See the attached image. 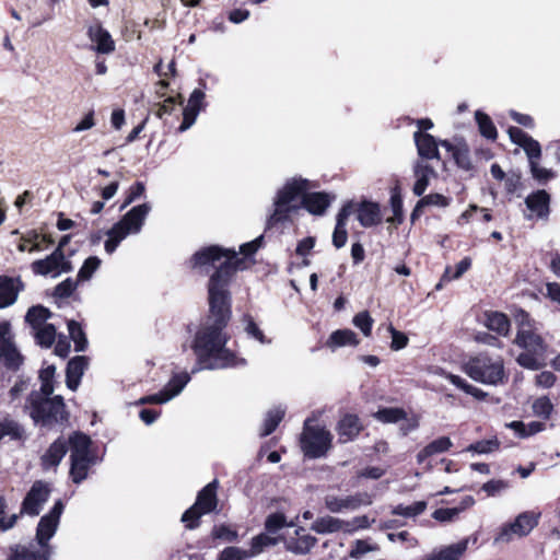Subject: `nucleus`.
<instances>
[{
	"label": "nucleus",
	"mask_w": 560,
	"mask_h": 560,
	"mask_svg": "<svg viewBox=\"0 0 560 560\" xmlns=\"http://www.w3.org/2000/svg\"><path fill=\"white\" fill-rule=\"evenodd\" d=\"M390 207L394 213L393 218H388L387 222L401 223L402 221V200L398 192H394L390 197Z\"/></svg>",
	"instance_id": "obj_55"
},
{
	"label": "nucleus",
	"mask_w": 560,
	"mask_h": 560,
	"mask_svg": "<svg viewBox=\"0 0 560 560\" xmlns=\"http://www.w3.org/2000/svg\"><path fill=\"white\" fill-rule=\"evenodd\" d=\"M25 410L36 424L51 428L68 421L69 412L66 409L63 397H51L43 393H31L27 397Z\"/></svg>",
	"instance_id": "obj_5"
},
{
	"label": "nucleus",
	"mask_w": 560,
	"mask_h": 560,
	"mask_svg": "<svg viewBox=\"0 0 560 560\" xmlns=\"http://www.w3.org/2000/svg\"><path fill=\"white\" fill-rule=\"evenodd\" d=\"M63 511L61 501H57L48 514L42 516L36 528V542L30 546H16L10 560H48L51 547L48 541L56 534Z\"/></svg>",
	"instance_id": "obj_3"
},
{
	"label": "nucleus",
	"mask_w": 560,
	"mask_h": 560,
	"mask_svg": "<svg viewBox=\"0 0 560 560\" xmlns=\"http://www.w3.org/2000/svg\"><path fill=\"white\" fill-rule=\"evenodd\" d=\"M243 322L245 324V331L248 336L253 337L254 339L258 340L260 343L268 342L266 340V337L264 332L259 329L257 324L254 322L253 317L249 315H245L243 318Z\"/></svg>",
	"instance_id": "obj_52"
},
{
	"label": "nucleus",
	"mask_w": 560,
	"mask_h": 560,
	"mask_svg": "<svg viewBox=\"0 0 560 560\" xmlns=\"http://www.w3.org/2000/svg\"><path fill=\"white\" fill-rule=\"evenodd\" d=\"M388 330L392 335L390 348L396 351L404 349L408 343L407 336L404 332L396 330L393 326H389Z\"/></svg>",
	"instance_id": "obj_64"
},
{
	"label": "nucleus",
	"mask_w": 560,
	"mask_h": 560,
	"mask_svg": "<svg viewBox=\"0 0 560 560\" xmlns=\"http://www.w3.org/2000/svg\"><path fill=\"white\" fill-rule=\"evenodd\" d=\"M88 36L91 42L95 43L94 49L98 54H110L115 50V42L110 34L103 28L100 23H95L88 27Z\"/></svg>",
	"instance_id": "obj_20"
},
{
	"label": "nucleus",
	"mask_w": 560,
	"mask_h": 560,
	"mask_svg": "<svg viewBox=\"0 0 560 560\" xmlns=\"http://www.w3.org/2000/svg\"><path fill=\"white\" fill-rule=\"evenodd\" d=\"M522 148L525 151L526 155L528 156L529 163L540 158V144L532 137H529V139L522 145Z\"/></svg>",
	"instance_id": "obj_61"
},
{
	"label": "nucleus",
	"mask_w": 560,
	"mask_h": 560,
	"mask_svg": "<svg viewBox=\"0 0 560 560\" xmlns=\"http://www.w3.org/2000/svg\"><path fill=\"white\" fill-rule=\"evenodd\" d=\"M285 524V517L283 514L275 513L267 517L266 520V529L269 533H276L281 529Z\"/></svg>",
	"instance_id": "obj_63"
},
{
	"label": "nucleus",
	"mask_w": 560,
	"mask_h": 560,
	"mask_svg": "<svg viewBox=\"0 0 560 560\" xmlns=\"http://www.w3.org/2000/svg\"><path fill=\"white\" fill-rule=\"evenodd\" d=\"M56 373L55 365H48L43 369L39 373V378L42 382L39 390H33L32 393H43L46 395H52L54 393V384L52 380Z\"/></svg>",
	"instance_id": "obj_43"
},
{
	"label": "nucleus",
	"mask_w": 560,
	"mask_h": 560,
	"mask_svg": "<svg viewBox=\"0 0 560 560\" xmlns=\"http://www.w3.org/2000/svg\"><path fill=\"white\" fill-rule=\"evenodd\" d=\"M8 438L11 441H20L25 439L24 428L11 418L0 420V441Z\"/></svg>",
	"instance_id": "obj_31"
},
{
	"label": "nucleus",
	"mask_w": 560,
	"mask_h": 560,
	"mask_svg": "<svg viewBox=\"0 0 560 560\" xmlns=\"http://www.w3.org/2000/svg\"><path fill=\"white\" fill-rule=\"evenodd\" d=\"M312 529L318 534L345 533V521L338 517L326 515L318 517L312 525Z\"/></svg>",
	"instance_id": "obj_29"
},
{
	"label": "nucleus",
	"mask_w": 560,
	"mask_h": 560,
	"mask_svg": "<svg viewBox=\"0 0 560 560\" xmlns=\"http://www.w3.org/2000/svg\"><path fill=\"white\" fill-rule=\"evenodd\" d=\"M36 343L43 348H50L57 338L56 328L52 324L33 330Z\"/></svg>",
	"instance_id": "obj_36"
},
{
	"label": "nucleus",
	"mask_w": 560,
	"mask_h": 560,
	"mask_svg": "<svg viewBox=\"0 0 560 560\" xmlns=\"http://www.w3.org/2000/svg\"><path fill=\"white\" fill-rule=\"evenodd\" d=\"M88 365L89 359L84 355L74 357L68 362L66 370V384L69 389L73 392L78 389L81 377L83 376Z\"/></svg>",
	"instance_id": "obj_21"
},
{
	"label": "nucleus",
	"mask_w": 560,
	"mask_h": 560,
	"mask_svg": "<svg viewBox=\"0 0 560 560\" xmlns=\"http://www.w3.org/2000/svg\"><path fill=\"white\" fill-rule=\"evenodd\" d=\"M24 284L19 277L0 275V308L13 305Z\"/></svg>",
	"instance_id": "obj_18"
},
{
	"label": "nucleus",
	"mask_w": 560,
	"mask_h": 560,
	"mask_svg": "<svg viewBox=\"0 0 560 560\" xmlns=\"http://www.w3.org/2000/svg\"><path fill=\"white\" fill-rule=\"evenodd\" d=\"M145 191V186L142 182H137L133 185H131L128 189L127 197L121 205L120 209H125L130 203H132L135 200L140 198Z\"/></svg>",
	"instance_id": "obj_56"
},
{
	"label": "nucleus",
	"mask_w": 560,
	"mask_h": 560,
	"mask_svg": "<svg viewBox=\"0 0 560 560\" xmlns=\"http://www.w3.org/2000/svg\"><path fill=\"white\" fill-rule=\"evenodd\" d=\"M475 118L478 124L480 133L487 139L494 140L498 133L491 118L480 110L475 113Z\"/></svg>",
	"instance_id": "obj_41"
},
{
	"label": "nucleus",
	"mask_w": 560,
	"mask_h": 560,
	"mask_svg": "<svg viewBox=\"0 0 560 560\" xmlns=\"http://www.w3.org/2000/svg\"><path fill=\"white\" fill-rule=\"evenodd\" d=\"M359 340L357 335L350 329H339L334 331L328 340L329 347L357 346Z\"/></svg>",
	"instance_id": "obj_34"
},
{
	"label": "nucleus",
	"mask_w": 560,
	"mask_h": 560,
	"mask_svg": "<svg viewBox=\"0 0 560 560\" xmlns=\"http://www.w3.org/2000/svg\"><path fill=\"white\" fill-rule=\"evenodd\" d=\"M486 326L501 336H506L510 331V320L505 314L491 312L486 315Z\"/></svg>",
	"instance_id": "obj_33"
},
{
	"label": "nucleus",
	"mask_w": 560,
	"mask_h": 560,
	"mask_svg": "<svg viewBox=\"0 0 560 560\" xmlns=\"http://www.w3.org/2000/svg\"><path fill=\"white\" fill-rule=\"evenodd\" d=\"M453 443L450 438L441 436L432 442H430L425 447H423L417 454V462L423 463L427 458L447 452L452 447Z\"/></svg>",
	"instance_id": "obj_28"
},
{
	"label": "nucleus",
	"mask_w": 560,
	"mask_h": 560,
	"mask_svg": "<svg viewBox=\"0 0 560 560\" xmlns=\"http://www.w3.org/2000/svg\"><path fill=\"white\" fill-rule=\"evenodd\" d=\"M464 372L474 381L488 385L501 384L506 378L502 359H492L485 353L469 359L464 365Z\"/></svg>",
	"instance_id": "obj_8"
},
{
	"label": "nucleus",
	"mask_w": 560,
	"mask_h": 560,
	"mask_svg": "<svg viewBox=\"0 0 560 560\" xmlns=\"http://www.w3.org/2000/svg\"><path fill=\"white\" fill-rule=\"evenodd\" d=\"M374 418L383 423H397L407 419V412L402 408H382L374 413Z\"/></svg>",
	"instance_id": "obj_37"
},
{
	"label": "nucleus",
	"mask_w": 560,
	"mask_h": 560,
	"mask_svg": "<svg viewBox=\"0 0 560 560\" xmlns=\"http://www.w3.org/2000/svg\"><path fill=\"white\" fill-rule=\"evenodd\" d=\"M107 235H108V238L105 242L104 248H105L106 253L113 254L116 250L119 243L122 240H125L126 236L120 231L114 232V226L107 232Z\"/></svg>",
	"instance_id": "obj_59"
},
{
	"label": "nucleus",
	"mask_w": 560,
	"mask_h": 560,
	"mask_svg": "<svg viewBox=\"0 0 560 560\" xmlns=\"http://www.w3.org/2000/svg\"><path fill=\"white\" fill-rule=\"evenodd\" d=\"M518 325L514 345L523 349L516 358V362L528 370H539L544 366L546 345L534 327L529 315L524 311L515 314Z\"/></svg>",
	"instance_id": "obj_4"
},
{
	"label": "nucleus",
	"mask_w": 560,
	"mask_h": 560,
	"mask_svg": "<svg viewBox=\"0 0 560 560\" xmlns=\"http://www.w3.org/2000/svg\"><path fill=\"white\" fill-rule=\"evenodd\" d=\"M31 269L35 275L51 276L52 278H57L61 273L72 271L73 267L71 261L66 258L63 252H60V249H55L44 259L33 261Z\"/></svg>",
	"instance_id": "obj_11"
},
{
	"label": "nucleus",
	"mask_w": 560,
	"mask_h": 560,
	"mask_svg": "<svg viewBox=\"0 0 560 560\" xmlns=\"http://www.w3.org/2000/svg\"><path fill=\"white\" fill-rule=\"evenodd\" d=\"M477 535L469 536L463 540L445 546L436 552H432L427 560H460L466 552L469 542L476 544Z\"/></svg>",
	"instance_id": "obj_19"
},
{
	"label": "nucleus",
	"mask_w": 560,
	"mask_h": 560,
	"mask_svg": "<svg viewBox=\"0 0 560 560\" xmlns=\"http://www.w3.org/2000/svg\"><path fill=\"white\" fill-rule=\"evenodd\" d=\"M276 544V539L267 534H260L253 538L250 555H257L264 550L265 547Z\"/></svg>",
	"instance_id": "obj_54"
},
{
	"label": "nucleus",
	"mask_w": 560,
	"mask_h": 560,
	"mask_svg": "<svg viewBox=\"0 0 560 560\" xmlns=\"http://www.w3.org/2000/svg\"><path fill=\"white\" fill-rule=\"evenodd\" d=\"M373 497L368 492H358L347 497L327 494L324 499L326 509L331 513L355 511L360 506L371 505Z\"/></svg>",
	"instance_id": "obj_12"
},
{
	"label": "nucleus",
	"mask_w": 560,
	"mask_h": 560,
	"mask_svg": "<svg viewBox=\"0 0 560 560\" xmlns=\"http://www.w3.org/2000/svg\"><path fill=\"white\" fill-rule=\"evenodd\" d=\"M450 202H451V199L441 194L427 195L417 202V205L411 213V219L415 220L416 217L418 215L419 211L423 207L435 206V207L445 208L450 205Z\"/></svg>",
	"instance_id": "obj_35"
},
{
	"label": "nucleus",
	"mask_w": 560,
	"mask_h": 560,
	"mask_svg": "<svg viewBox=\"0 0 560 560\" xmlns=\"http://www.w3.org/2000/svg\"><path fill=\"white\" fill-rule=\"evenodd\" d=\"M243 259H240L237 254L231 249H223L219 246L212 245L198 250L191 258V267L208 272L210 267L217 268L215 272L210 279L217 275L223 266L229 267V282L233 273L243 268Z\"/></svg>",
	"instance_id": "obj_6"
},
{
	"label": "nucleus",
	"mask_w": 560,
	"mask_h": 560,
	"mask_svg": "<svg viewBox=\"0 0 560 560\" xmlns=\"http://www.w3.org/2000/svg\"><path fill=\"white\" fill-rule=\"evenodd\" d=\"M101 259L96 256L86 258L78 272V281H88L101 266Z\"/></svg>",
	"instance_id": "obj_44"
},
{
	"label": "nucleus",
	"mask_w": 560,
	"mask_h": 560,
	"mask_svg": "<svg viewBox=\"0 0 560 560\" xmlns=\"http://www.w3.org/2000/svg\"><path fill=\"white\" fill-rule=\"evenodd\" d=\"M50 490L43 481H35L24 498L21 514L36 516L49 498Z\"/></svg>",
	"instance_id": "obj_14"
},
{
	"label": "nucleus",
	"mask_w": 560,
	"mask_h": 560,
	"mask_svg": "<svg viewBox=\"0 0 560 560\" xmlns=\"http://www.w3.org/2000/svg\"><path fill=\"white\" fill-rule=\"evenodd\" d=\"M427 509L425 501H417L410 505L398 504L392 509L393 515H399L404 517H416L422 514Z\"/></svg>",
	"instance_id": "obj_38"
},
{
	"label": "nucleus",
	"mask_w": 560,
	"mask_h": 560,
	"mask_svg": "<svg viewBox=\"0 0 560 560\" xmlns=\"http://www.w3.org/2000/svg\"><path fill=\"white\" fill-rule=\"evenodd\" d=\"M533 411L536 416L545 419L549 418L552 411V404L548 397H540L533 404Z\"/></svg>",
	"instance_id": "obj_53"
},
{
	"label": "nucleus",
	"mask_w": 560,
	"mask_h": 560,
	"mask_svg": "<svg viewBox=\"0 0 560 560\" xmlns=\"http://www.w3.org/2000/svg\"><path fill=\"white\" fill-rule=\"evenodd\" d=\"M189 381L188 373L175 374L160 393L147 396V401L150 404H165L177 396Z\"/></svg>",
	"instance_id": "obj_17"
},
{
	"label": "nucleus",
	"mask_w": 560,
	"mask_h": 560,
	"mask_svg": "<svg viewBox=\"0 0 560 560\" xmlns=\"http://www.w3.org/2000/svg\"><path fill=\"white\" fill-rule=\"evenodd\" d=\"M230 269L223 266L208 283L209 316L197 331L192 345L199 363L209 370L244 365L245 360L238 359L225 348L229 337L223 331L231 318V298L228 290Z\"/></svg>",
	"instance_id": "obj_1"
},
{
	"label": "nucleus",
	"mask_w": 560,
	"mask_h": 560,
	"mask_svg": "<svg viewBox=\"0 0 560 560\" xmlns=\"http://www.w3.org/2000/svg\"><path fill=\"white\" fill-rule=\"evenodd\" d=\"M352 213V205H345L337 214L336 226L332 233V244L336 248H341L348 240L347 221Z\"/></svg>",
	"instance_id": "obj_23"
},
{
	"label": "nucleus",
	"mask_w": 560,
	"mask_h": 560,
	"mask_svg": "<svg viewBox=\"0 0 560 560\" xmlns=\"http://www.w3.org/2000/svg\"><path fill=\"white\" fill-rule=\"evenodd\" d=\"M91 439L81 432H74L69 438L70 477L74 483L86 479L90 468L97 462L95 454L91 451Z\"/></svg>",
	"instance_id": "obj_7"
},
{
	"label": "nucleus",
	"mask_w": 560,
	"mask_h": 560,
	"mask_svg": "<svg viewBox=\"0 0 560 560\" xmlns=\"http://www.w3.org/2000/svg\"><path fill=\"white\" fill-rule=\"evenodd\" d=\"M0 361L11 370H18L23 361L22 355L11 341L8 323L0 325Z\"/></svg>",
	"instance_id": "obj_15"
},
{
	"label": "nucleus",
	"mask_w": 560,
	"mask_h": 560,
	"mask_svg": "<svg viewBox=\"0 0 560 560\" xmlns=\"http://www.w3.org/2000/svg\"><path fill=\"white\" fill-rule=\"evenodd\" d=\"M353 325L359 328L364 336H370L373 326V318L368 311L358 313L352 320Z\"/></svg>",
	"instance_id": "obj_46"
},
{
	"label": "nucleus",
	"mask_w": 560,
	"mask_h": 560,
	"mask_svg": "<svg viewBox=\"0 0 560 560\" xmlns=\"http://www.w3.org/2000/svg\"><path fill=\"white\" fill-rule=\"evenodd\" d=\"M68 330L69 336L73 340L75 346V351L81 352L86 349L88 346V339L85 337L84 331L82 330V327L79 323L75 320H69L68 322Z\"/></svg>",
	"instance_id": "obj_42"
},
{
	"label": "nucleus",
	"mask_w": 560,
	"mask_h": 560,
	"mask_svg": "<svg viewBox=\"0 0 560 560\" xmlns=\"http://www.w3.org/2000/svg\"><path fill=\"white\" fill-rule=\"evenodd\" d=\"M151 211L149 203H142L131 208L116 224L114 232L120 231L127 237L130 234H138Z\"/></svg>",
	"instance_id": "obj_13"
},
{
	"label": "nucleus",
	"mask_w": 560,
	"mask_h": 560,
	"mask_svg": "<svg viewBox=\"0 0 560 560\" xmlns=\"http://www.w3.org/2000/svg\"><path fill=\"white\" fill-rule=\"evenodd\" d=\"M375 520L370 521L366 515L353 517L351 521H345V533H353L358 529H365L374 523Z\"/></svg>",
	"instance_id": "obj_49"
},
{
	"label": "nucleus",
	"mask_w": 560,
	"mask_h": 560,
	"mask_svg": "<svg viewBox=\"0 0 560 560\" xmlns=\"http://www.w3.org/2000/svg\"><path fill=\"white\" fill-rule=\"evenodd\" d=\"M217 489L218 480H213L208 483L199 491L195 504L183 514L182 522L186 523V527L188 529L198 527L199 518L203 514H208L215 510L218 504Z\"/></svg>",
	"instance_id": "obj_10"
},
{
	"label": "nucleus",
	"mask_w": 560,
	"mask_h": 560,
	"mask_svg": "<svg viewBox=\"0 0 560 560\" xmlns=\"http://www.w3.org/2000/svg\"><path fill=\"white\" fill-rule=\"evenodd\" d=\"M7 501L0 497V530L4 532L12 528L18 520L16 514H12L9 518L5 517Z\"/></svg>",
	"instance_id": "obj_57"
},
{
	"label": "nucleus",
	"mask_w": 560,
	"mask_h": 560,
	"mask_svg": "<svg viewBox=\"0 0 560 560\" xmlns=\"http://www.w3.org/2000/svg\"><path fill=\"white\" fill-rule=\"evenodd\" d=\"M308 182L302 178H292L280 189L273 202V212L267 220L268 228L289 220L292 211L299 207L294 203L300 197L304 208L312 214L322 215L330 205V197L324 192L307 194Z\"/></svg>",
	"instance_id": "obj_2"
},
{
	"label": "nucleus",
	"mask_w": 560,
	"mask_h": 560,
	"mask_svg": "<svg viewBox=\"0 0 560 560\" xmlns=\"http://www.w3.org/2000/svg\"><path fill=\"white\" fill-rule=\"evenodd\" d=\"M252 556L250 551L237 547H226L221 551L219 560H245Z\"/></svg>",
	"instance_id": "obj_50"
},
{
	"label": "nucleus",
	"mask_w": 560,
	"mask_h": 560,
	"mask_svg": "<svg viewBox=\"0 0 560 560\" xmlns=\"http://www.w3.org/2000/svg\"><path fill=\"white\" fill-rule=\"evenodd\" d=\"M499 446H500V443L497 439L483 440V441H478L474 444H470L467 447V451L475 452L478 454H488V453L497 451L499 448Z\"/></svg>",
	"instance_id": "obj_48"
},
{
	"label": "nucleus",
	"mask_w": 560,
	"mask_h": 560,
	"mask_svg": "<svg viewBox=\"0 0 560 560\" xmlns=\"http://www.w3.org/2000/svg\"><path fill=\"white\" fill-rule=\"evenodd\" d=\"M516 536V530L511 523L504 524L498 535L495 536L493 544H509Z\"/></svg>",
	"instance_id": "obj_60"
},
{
	"label": "nucleus",
	"mask_w": 560,
	"mask_h": 560,
	"mask_svg": "<svg viewBox=\"0 0 560 560\" xmlns=\"http://www.w3.org/2000/svg\"><path fill=\"white\" fill-rule=\"evenodd\" d=\"M284 413L285 411L281 407L269 410L266 415V419L264 421V430L260 435L267 436L271 434L283 419Z\"/></svg>",
	"instance_id": "obj_39"
},
{
	"label": "nucleus",
	"mask_w": 560,
	"mask_h": 560,
	"mask_svg": "<svg viewBox=\"0 0 560 560\" xmlns=\"http://www.w3.org/2000/svg\"><path fill=\"white\" fill-rule=\"evenodd\" d=\"M413 139L420 158L425 160H440V152L435 138L420 130L416 131Z\"/></svg>",
	"instance_id": "obj_22"
},
{
	"label": "nucleus",
	"mask_w": 560,
	"mask_h": 560,
	"mask_svg": "<svg viewBox=\"0 0 560 560\" xmlns=\"http://www.w3.org/2000/svg\"><path fill=\"white\" fill-rule=\"evenodd\" d=\"M362 430L360 419L355 415H345L337 425V431L341 442L352 441Z\"/></svg>",
	"instance_id": "obj_25"
},
{
	"label": "nucleus",
	"mask_w": 560,
	"mask_h": 560,
	"mask_svg": "<svg viewBox=\"0 0 560 560\" xmlns=\"http://www.w3.org/2000/svg\"><path fill=\"white\" fill-rule=\"evenodd\" d=\"M510 487L509 481L503 479H492L483 483L481 490L489 497H497L508 490Z\"/></svg>",
	"instance_id": "obj_47"
},
{
	"label": "nucleus",
	"mask_w": 560,
	"mask_h": 560,
	"mask_svg": "<svg viewBox=\"0 0 560 560\" xmlns=\"http://www.w3.org/2000/svg\"><path fill=\"white\" fill-rule=\"evenodd\" d=\"M78 282V279L67 278L55 288L54 295L60 299L69 298L77 289Z\"/></svg>",
	"instance_id": "obj_51"
},
{
	"label": "nucleus",
	"mask_w": 560,
	"mask_h": 560,
	"mask_svg": "<svg viewBox=\"0 0 560 560\" xmlns=\"http://www.w3.org/2000/svg\"><path fill=\"white\" fill-rule=\"evenodd\" d=\"M212 536L215 539H223L226 541H234L237 538V533L228 525H217L212 529Z\"/></svg>",
	"instance_id": "obj_58"
},
{
	"label": "nucleus",
	"mask_w": 560,
	"mask_h": 560,
	"mask_svg": "<svg viewBox=\"0 0 560 560\" xmlns=\"http://www.w3.org/2000/svg\"><path fill=\"white\" fill-rule=\"evenodd\" d=\"M51 316L48 308L36 305L32 306L25 316L26 323L31 326L32 330L48 325L47 319Z\"/></svg>",
	"instance_id": "obj_32"
},
{
	"label": "nucleus",
	"mask_w": 560,
	"mask_h": 560,
	"mask_svg": "<svg viewBox=\"0 0 560 560\" xmlns=\"http://www.w3.org/2000/svg\"><path fill=\"white\" fill-rule=\"evenodd\" d=\"M313 420L307 418L304 421L300 443L304 455L310 458L325 456L331 446L332 435L323 427L313 425Z\"/></svg>",
	"instance_id": "obj_9"
},
{
	"label": "nucleus",
	"mask_w": 560,
	"mask_h": 560,
	"mask_svg": "<svg viewBox=\"0 0 560 560\" xmlns=\"http://www.w3.org/2000/svg\"><path fill=\"white\" fill-rule=\"evenodd\" d=\"M525 205L529 210V213L525 214L527 220L548 219L550 213V196L546 190L541 189L528 195L525 199Z\"/></svg>",
	"instance_id": "obj_16"
},
{
	"label": "nucleus",
	"mask_w": 560,
	"mask_h": 560,
	"mask_svg": "<svg viewBox=\"0 0 560 560\" xmlns=\"http://www.w3.org/2000/svg\"><path fill=\"white\" fill-rule=\"evenodd\" d=\"M413 175L416 182L412 191L416 196H422L429 186L430 178L435 176L436 172L431 165L419 160L413 165Z\"/></svg>",
	"instance_id": "obj_24"
},
{
	"label": "nucleus",
	"mask_w": 560,
	"mask_h": 560,
	"mask_svg": "<svg viewBox=\"0 0 560 560\" xmlns=\"http://www.w3.org/2000/svg\"><path fill=\"white\" fill-rule=\"evenodd\" d=\"M373 549L374 548L366 540L358 539L354 541V544L349 552V556L353 559H360L365 553L372 551Z\"/></svg>",
	"instance_id": "obj_62"
},
{
	"label": "nucleus",
	"mask_w": 560,
	"mask_h": 560,
	"mask_svg": "<svg viewBox=\"0 0 560 560\" xmlns=\"http://www.w3.org/2000/svg\"><path fill=\"white\" fill-rule=\"evenodd\" d=\"M471 266V259L469 257H465L462 259L456 266L455 271L452 272V267L447 266L444 270L442 280H456L459 279Z\"/></svg>",
	"instance_id": "obj_45"
},
{
	"label": "nucleus",
	"mask_w": 560,
	"mask_h": 560,
	"mask_svg": "<svg viewBox=\"0 0 560 560\" xmlns=\"http://www.w3.org/2000/svg\"><path fill=\"white\" fill-rule=\"evenodd\" d=\"M357 218L364 228L378 224L382 220L380 206L370 201L362 202L358 208Z\"/></svg>",
	"instance_id": "obj_27"
},
{
	"label": "nucleus",
	"mask_w": 560,
	"mask_h": 560,
	"mask_svg": "<svg viewBox=\"0 0 560 560\" xmlns=\"http://www.w3.org/2000/svg\"><path fill=\"white\" fill-rule=\"evenodd\" d=\"M445 378L448 380L453 385L464 390L465 393L474 396L477 399H483L486 397V393L480 388L475 387L467 383L464 378L458 375L446 373Z\"/></svg>",
	"instance_id": "obj_40"
},
{
	"label": "nucleus",
	"mask_w": 560,
	"mask_h": 560,
	"mask_svg": "<svg viewBox=\"0 0 560 560\" xmlns=\"http://www.w3.org/2000/svg\"><path fill=\"white\" fill-rule=\"evenodd\" d=\"M539 514L534 512L521 513L512 524L517 537L528 535L538 524Z\"/></svg>",
	"instance_id": "obj_30"
},
{
	"label": "nucleus",
	"mask_w": 560,
	"mask_h": 560,
	"mask_svg": "<svg viewBox=\"0 0 560 560\" xmlns=\"http://www.w3.org/2000/svg\"><path fill=\"white\" fill-rule=\"evenodd\" d=\"M67 453V442L63 439L56 440L42 456L44 469L57 467Z\"/></svg>",
	"instance_id": "obj_26"
}]
</instances>
